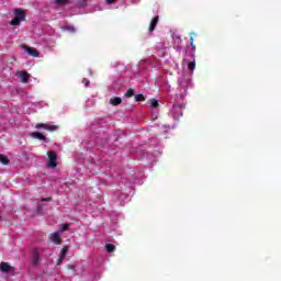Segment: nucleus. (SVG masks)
Masks as SVG:
<instances>
[{"label":"nucleus","mask_w":281,"mask_h":281,"mask_svg":"<svg viewBox=\"0 0 281 281\" xmlns=\"http://www.w3.org/2000/svg\"><path fill=\"white\" fill-rule=\"evenodd\" d=\"M41 201H42V203H45V201L49 202V201H52V198H43Z\"/></svg>","instance_id":"nucleus-25"},{"label":"nucleus","mask_w":281,"mask_h":281,"mask_svg":"<svg viewBox=\"0 0 281 281\" xmlns=\"http://www.w3.org/2000/svg\"><path fill=\"white\" fill-rule=\"evenodd\" d=\"M188 69L190 71H194V69H196V61L193 60V61L189 63Z\"/></svg>","instance_id":"nucleus-20"},{"label":"nucleus","mask_w":281,"mask_h":281,"mask_svg":"<svg viewBox=\"0 0 281 281\" xmlns=\"http://www.w3.org/2000/svg\"><path fill=\"white\" fill-rule=\"evenodd\" d=\"M22 47L23 49H25V52H27L30 56H33L34 58H38V56L41 55L35 48L25 45H22Z\"/></svg>","instance_id":"nucleus-7"},{"label":"nucleus","mask_w":281,"mask_h":281,"mask_svg":"<svg viewBox=\"0 0 281 281\" xmlns=\"http://www.w3.org/2000/svg\"><path fill=\"white\" fill-rule=\"evenodd\" d=\"M0 220H1V215H0Z\"/></svg>","instance_id":"nucleus-29"},{"label":"nucleus","mask_w":281,"mask_h":281,"mask_svg":"<svg viewBox=\"0 0 281 281\" xmlns=\"http://www.w3.org/2000/svg\"><path fill=\"white\" fill-rule=\"evenodd\" d=\"M133 95H135V89L130 88L125 93V98H133Z\"/></svg>","instance_id":"nucleus-17"},{"label":"nucleus","mask_w":281,"mask_h":281,"mask_svg":"<svg viewBox=\"0 0 281 281\" xmlns=\"http://www.w3.org/2000/svg\"><path fill=\"white\" fill-rule=\"evenodd\" d=\"M60 232H69V224H64V225L60 227Z\"/></svg>","instance_id":"nucleus-23"},{"label":"nucleus","mask_w":281,"mask_h":281,"mask_svg":"<svg viewBox=\"0 0 281 281\" xmlns=\"http://www.w3.org/2000/svg\"><path fill=\"white\" fill-rule=\"evenodd\" d=\"M150 106L151 109H157V106H159V101H157V99H151Z\"/></svg>","instance_id":"nucleus-21"},{"label":"nucleus","mask_w":281,"mask_h":281,"mask_svg":"<svg viewBox=\"0 0 281 281\" xmlns=\"http://www.w3.org/2000/svg\"><path fill=\"white\" fill-rule=\"evenodd\" d=\"M105 250H106L108 254H113V251H115V245L106 244L105 245Z\"/></svg>","instance_id":"nucleus-15"},{"label":"nucleus","mask_w":281,"mask_h":281,"mask_svg":"<svg viewBox=\"0 0 281 281\" xmlns=\"http://www.w3.org/2000/svg\"><path fill=\"white\" fill-rule=\"evenodd\" d=\"M0 271H2V273H10V271H12V266L5 261H2L0 262Z\"/></svg>","instance_id":"nucleus-8"},{"label":"nucleus","mask_w":281,"mask_h":281,"mask_svg":"<svg viewBox=\"0 0 281 281\" xmlns=\"http://www.w3.org/2000/svg\"><path fill=\"white\" fill-rule=\"evenodd\" d=\"M56 5H67V3H71V0H55Z\"/></svg>","instance_id":"nucleus-16"},{"label":"nucleus","mask_w":281,"mask_h":281,"mask_svg":"<svg viewBox=\"0 0 281 281\" xmlns=\"http://www.w3.org/2000/svg\"><path fill=\"white\" fill-rule=\"evenodd\" d=\"M65 256H63V255H59V258H58V260H57V267H60V265H63V262H65Z\"/></svg>","instance_id":"nucleus-22"},{"label":"nucleus","mask_w":281,"mask_h":281,"mask_svg":"<svg viewBox=\"0 0 281 281\" xmlns=\"http://www.w3.org/2000/svg\"><path fill=\"white\" fill-rule=\"evenodd\" d=\"M35 128H45V131H49L50 133H54V131H58V125H49L47 123H37L35 125Z\"/></svg>","instance_id":"nucleus-4"},{"label":"nucleus","mask_w":281,"mask_h":281,"mask_svg":"<svg viewBox=\"0 0 281 281\" xmlns=\"http://www.w3.org/2000/svg\"><path fill=\"white\" fill-rule=\"evenodd\" d=\"M76 8H85L87 5V0H76Z\"/></svg>","instance_id":"nucleus-14"},{"label":"nucleus","mask_w":281,"mask_h":281,"mask_svg":"<svg viewBox=\"0 0 281 281\" xmlns=\"http://www.w3.org/2000/svg\"><path fill=\"white\" fill-rule=\"evenodd\" d=\"M89 85H91V81L87 80L86 83H85V86H86V87H89Z\"/></svg>","instance_id":"nucleus-28"},{"label":"nucleus","mask_w":281,"mask_h":281,"mask_svg":"<svg viewBox=\"0 0 281 281\" xmlns=\"http://www.w3.org/2000/svg\"><path fill=\"white\" fill-rule=\"evenodd\" d=\"M135 101L136 102H144V101H146V98L144 97V94H136L135 95Z\"/></svg>","instance_id":"nucleus-19"},{"label":"nucleus","mask_w":281,"mask_h":281,"mask_svg":"<svg viewBox=\"0 0 281 281\" xmlns=\"http://www.w3.org/2000/svg\"><path fill=\"white\" fill-rule=\"evenodd\" d=\"M108 5H111V3H115V0H105Z\"/></svg>","instance_id":"nucleus-26"},{"label":"nucleus","mask_w":281,"mask_h":281,"mask_svg":"<svg viewBox=\"0 0 281 281\" xmlns=\"http://www.w3.org/2000/svg\"><path fill=\"white\" fill-rule=\"evenodd\" d=\"M14 15L11 20V25H21V22L25 21V11L23 9H15Z\"/></svg>","instance_id":"nucleus-1"},{"label":"nucleus","mask_w":281,"mask_h":281,"mask_svg":"<svg viewBox=\"0 0 281 281\" xmlns=\"http://www.w3.org/2000/svg\"><path fill=\"white\" fill-rule=\"evenodd\" d=\"M48 157V168H56L58 164L56 162V159H58V156L54 151H47Z\"/></svg>","instance_id":"nucleus-3"},{"label":"nucleus","mask_w":281,"mask_h":281,"mask_svg":"<svg viewBox=\"0 0 281 281\" xmlns=\"http://www.w3.org/2000/svg\"><path fill=\"white\" fill-rule=\"evenodd\" d=\"M66 30H68V32H71V33L76 32V27L74 26H67Z\"/></svg>","instance_id":"nucleus-24"},{"label":"nucleus","mask_w":281,"mask_h":281,"mask_svg":"<svg viewBox=\"0 0 281 281\" xmlns=\"http://www.w3.org/2000/svg\"><path fill=\"white\" fill-rule=\"evenodd\" d=\"M0 164H2V166H8V164H10V158L3 154H0Z\"/></svg>","instance_id":"nucleus-13"},{"label":"nucleus","mask_w":281,"mask_h":281,"mask_svg":"<svg viewBox=\"0 0 281 281\" xmlns=\"http://www.w3.org/2000/svg\"><path fill=\"white\" fill-rule=\"evenodd\" d=\"M31 137H33V139H40V142H47V137L40 132L31 133Z\"/></svg>","instance_id":"nucleus-9"},{"label":"nucleus","mask_w":281,"mask_h":281,"mask_svg":"<svg viewBox=\"0 0 281 281\" xmlns=\"http://www.w3.org/2000/svg\"><path fill=\"white\" fill-rule=\"evenodd\" d=\"M158 23H159V15H156L150 21L149 29H148L149 32H155V27H157Z\"/></svg>","instance_id":"nucleus-10"},{"label":"nucleus","mask_w":281,"mask_h":281,"mask_svg":"<svg viewBox=\"0 0 281 281\" xmlns=\"http://www.w3.org/2000/svg\"><path fill=\"white\" fill-rule=\"evenodd\" d=\"M67 269H72V271L76 269V267L74 265H68Z\"/></svg>","instance_id":"nucleus-27"},{"label":"nucleus","mask_w":281,"mask_h":281,"mask_svg":"<svg viewBox=\"0 0 281 281\" xmlns=\"http://www.w3.org/2000/svg\"><path fill=\"white\" fill-rule=\"evenodd\" d=\"M41 251H43V249H41V248H34L32 250V265H33V267H38V265L41 263Z\"/></svg>","instance_id":"nucleus-2"},{"label":"nucleus","mask_w":281,"mask_h":281,"mask_svg":"<svg viewBox=\"0 0 281 281\" xmlns=\"http://www.w3.org/2000/svg\"><path fill=\"white\" fill-rule=\"evenodd\" d=\"M49 241L54 243V245H63V238H60V234L52 233L49 235Z\"/></svg>","instance_id":"nucleus-5"},{"label":"nucleus","mask_w":281,"mask_h":281,"mask_svg":"<svg viewBox=\"0 0 281 281\" xmlns=\"http://www.w3.org/2000/svg\"><path fill=\"white\" fill-rule=\"evenodd\" d=\"M196 36V33H190V46L192 52H196V46L194 45V37Z\"/></svg>","instance_id":"nucleus-12"},{"label":"nucleus","mask_w":281,"mask_h":281,"mask_svg":"<svg viewBox=\"0 0 281 281\" xmlns=\"http://www.w3.org/2000/svg\"><path fill=\"white\" fill-rule=\"evenodd\" d=\"M67 254H69V246H64L60 251V255L67 258Z\"/></svg>","instance_id":"nucleus-18"},{"label":"nucleus","mask_w":281,"mask_h":281,"mask_svg":"<svg viewBox=\"0 0 281 281\" xmlns=\"http://www.w3.org/2000/svg\"><path fill=\"white\" fill-rule=\"evenodd\" d=\"M18 77L24 85H27V82H30V74L27 71H18Z\"/></svg>","instance_id":"nucleus-6"},{"label":"nucleus","mask_w":281,"mask_h":281,"mask_svg":"<svg viewBox=\"0 0 281 281\" xmlns=\"http://www.w3.org/2000/svg\"><path fill=\"white\" fill-rule=\"evenodd\" d=\"M121 102H122V98L120 97H114L110 99V104H112V106H117L120 105Z\"/></svg>","instance_id":"nucleus-11"}]
</instances>
